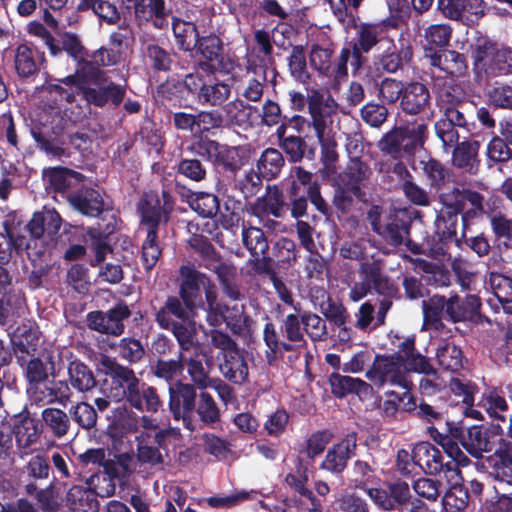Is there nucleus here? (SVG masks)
<instances>
[{"label":"nucleus","mask_w":512,"mask_h":512,"mask_svg":"<svg viewBox=\"0 0 512 512\" xmlns=\"http://www.w3.org/2000/svg\"><path fill=\"white\" fill-rule=\"evenodd\" d=\"M283 206L282 194L278 188H269L266 194L256 200L251 210L252 213L260 217L262 215L280 216V211Z\"/></svg>","instance_id":"obj_27"},{"label":"nucleus","mask_w":512,"mask_h":512,"mask_svg":"<svg viewBox=\"0 0 512 512\" xmlns=\"http://www.w3.org/2000/svg\"><path fill=\"white\" fill-rule=\"evenodd\" d=\"M315 134L321 145V161L322 163L337 162L338 154L335 150L336 142L331 136L327 127L323 126L320 122H316Z\"/></svg>","instance_id":"obj_39"},{"label":"nucleus","mask_w":512,"mask_h":512,"mask_svg":"<svg viewBox=\"0 0 512 512\" xmlns=\"http://www.w3.org/2000/svg\"><path fill=\"white\" fill-rule=\"evenodd\" d=\"M479 406L484 409L490 417L502 420H504L503 413L508 409V404L504 396L495 389H489L483 393Z\"/></svg>","instance_id":"obj_34"},{"label":"nucleus","mask_w":512,"mask_h":512,"mask_svg":"<svg viewBox=\"0 0 512 512\" xmlns=\"http://www.w3.org/2000/svg\"><path fill=\"white\" fill-rule=\"evenodd\" d=\"M172 210V198L167 191L162 192V201L155 193H147L139 203L141 221L148 229L157 231L159 223L167 220Z\"/></svg>","instance_id":"obj_8"},{"label":"nucleus","mask_w":512,"mask_h":512,"mask_svg":"<svg viewBox=\"0 0 512 512\" xmlns=\"http://www.w3.org/2000/svg\"><path fill=\"white\" fill-rule=\"evenodd\" d=\"M446 303L442 296H433L428 301H423L424 325L436 324L443 310H446Z\"/></svg>","instance_id":"obj_54"},{"label":"nucleus","mask_w":512,"mask_h":512,"mask_svg":"<svg viewBox=\"0 0 512 512\" xmlns=\"http://www.w3.org/2000/svg\"><path fill=\"white\" fill-rule=\"evenodd\" d=\"M264 341L267 346L266 358L269 363L276 360L278 354L282 350H291L292 346L286 343L279 342L277 340L276 331L271 323H267L264 328Z\"/></svg>","instance_id":"obj_50"},{"label":"nucleus","mask_w":512,"mask_h":512,"mask_svg":"<svg viewBox=\"0 0 512 512\" xmlns=\"http://www.w3.org/2000/svg\"><path fill=\"white\" fill-rule=\"evenodd\" d=\"M381 27L377 24H360L357 27V43L355 44L353 53L348 49L341 51L339 61L337 64L336 77H344L347 75L346 64L349 58L352 56L354 65L359 68L360 52H369L378 42L379 35L381 34Z\"/></svg>","instance_id":"obj_6"},{"label":"nucleus","mask_w":512,"mask_h":512,"mask_svg":"<svg viewBox=\"0 0 512 512\" xmlns=\"http://www.w3.org/2000/svg\"><path fill=\"white\" fill-rule=\"evenodd\" d=\"M366 376L378 387L389 383L408 390L411 385V381L406 376L402 360L396 356L377 357L372 368L367 371Z\"/></svg>","instance_id":"obj_5"},{"label":"nucleus","mask_w":512,"mask_h":512,"mask_svg":"<svg viewBox=\"0 0 512 512\" xmlns=\"http://www.w3.org/2000/svg\"><path fill=\"white\" fill-rule=\"evenodd\" d=\"M170 410L176 420L182 419L186 424L195 407L196 393L189 384L179 383L169 388Z\"/></svg>","instance_id":"obj_13"},{"label":"nucleus","mask_w":512,"mask_h":512,"mask_svg":"<svg viewBox=\"0 0 512 512\" xmlns=\"http://www.w3.org/2000/svg\"><path fill=\"white\" fill-rule=\"evenodd\" d=\"M289 69L293 77L304 82L308 78L306 57L301 46H295L289 57Z\"/></svg>","instance_id":"obj_59"},{"label":"nucleus","mask_w":512,"mask_h":512,"mask_svg":"<svg viewBox=\"0 0 512 512\" xmlns=\"http://www.w3.org/2000/svg\"><path fill=\"white\" fill-rule=\"evenodd\" d=\"M242 242L255 259L264 258L268 251V242L264 232L252 225L243 224Z\"/></svg>","instance_id":"obj_25"},{"label":"nucleus","mask_w":512,"mask_h":512,"mask_svg":"<svg viewBox=\"0 0 512 512\" xmlns=\"http://www.w3.org/2000/svg\"><path fill=\"white\" fill-rule=\"evenodd\" d=\"M426 133L427 126L425 124H412L400 128L386 137L383 149L390 145L389 151L402 149L406 153L412 154L423 146Z\"/></svg>","instance_id":"obj_12"},{"label":"nucleus","mask_w":512,"mask_h":512,"mask_svg":"<svg viewBox=\"0 0 512 512\" xmlns=\"http://www.w3.org/2000/svg\"><path fill=\"white\" fill-rule=\"evenodd\" d=\"M412 45L408 34L401 33L397 43L388 41L379 56V65L388 73H395L412 59Z\"/></svg>","instance_id":"obj_11"},{"label":"nucleus","mask_w":512,"mask_h":512,"mask_svg":"<svg viewBox=\"0 0 512 512\" xmlns=\"http://www.w3.org/2000/svg\"><path fill=\"white\" fill-rule=\"evenodd\" d=\"M11 341L17 351L30 354L36 350L39 331L33 323L24 322L11 332Z\"/></svg>","instance_id":"obj_19"},{"label":"nucleus","mask_w":512,"mask_h":512,"mask_svg":"<svg viewBox=\"0 0 512 512\" xmlns=\"http://www.w3.org/2000/svg\"><path fill=\"white\" fill-rule=\"evenodd\" d=\"M306 333L312 340H323L327 334L325 321L316 314H307L302 318Z\"/></svg>","instance_id":"obj_61"},{"label":"nucleus","mask_w":512,"mask_h":512,"mask_svg":"<svg viewBox=\"0 0 512 512\" xmlns=\"http://www.w3.org/2000/svg\"><path fill=\"white\" fill-rule=\"evenodd\" d=\"M99 370L109 375L112 382L119 386L112 390V397L116 401L126 397L127 401L138 410L157 411L160 401L155 390L142 383L131 369L103 356L99 362Z\"/></svg>","instance_id":"obj_1"},{"label":"nucleus","mask_w":512,"mask_h":512,"mask_svg":"<svg viewBox=\"0 0 512 512\" xmlns=\"http://www.w3.org/2000/svg\"><path fill=\"white\" fill-rule=\"evenodd\" d=\"M219 368L226 378L235 383L243 382L248 375L247 364L237 349L224 354Z\"/></svg>","instance_id":"obj_20"},{"label":"nucleus","mask_w":512,"mask_h":512,"mask_svg":"<svg viewBox=\"0 0 512 512\" xmlns=\"http://www.w3.org/2000/svg\"><path fill=\"white\" fill-rule=\"evenodd\" d=\"M413 460L424 472L430 474L442 469L441 452L429 442H421L413 448Z\"/></svg>","instance_id":"obj_17"},{"label":"nucleus","mask_w":512,"mask_h":512,"mask_svg":"<svg viewBox=\"0 0 512 512\" xmlns=\"http://www.w3.org/2000/svg\"><path fill=\"white\" fill-rule=\"evenodd\" d=\"M405 85L396 79L386 78L382 81L380 86V95L384 101L394 103L402 98Z\"/></svg>","instance_id":"obj_64"},{"label":"nucleus","mask_w":512,"mask_h":512,"mask_svg":"<svg viewBox=\"0 0 512 512\" xmlns=\"http://www.w3.org/2000/svg\"><path fill=\"white\" fill-rule=\"evenodd\" d=\"M432 66L438 67L450 75H460L466 69L464 57L455 51H443L427 54Z\"/></svg>","instance_id":"obj_22"},{"label":"nucleus","mask_w":512,"mask_h":512,"mask_svg":"<svg viewBox=\"0 0 512 512\" xmlns=\"http://www.w3.org/2000/svg\"><path fill=\"white\" fill-rule=\"evenodd\" d=\"M475 68L489 75L512 73V49L498 47L486 39L478 40L472 48Z\"/></svg>","instance_id":"obj_2"},{"label":"nucleus","mask_w":512,"mask_h":512,"mask_svg":"<svg viewBox=\"0 0 512 512\" xmlns=\"http://www.w3.org/2000/svg\"><path fill=\"white\" fill-rule=\"evenodd\" d=\"M331 56L332 51L329 48H322L313 45L310 51V63L323 74L331 73Z\"/></svg>","instance_id":"obj_60"},{"label":"nucleus","mask_w":512,"mask_h":512,"mask_svg":"<svg viewBox=\"0 0 512 512\" xmlns=\"http://www.w3.org/2000/svg\"><path fill=\"white\" fill-rule=\"evenodd\" d=\"M15 68L22 77L34 74L37 70L32 50L26 45H19L15 53Z\"/></svg>","instance_id":"obj_44"},{"label":"nucleus","mask_w":512,"mask_h":512,"mask_svg":"<svg viewBox=\"0 0 512 512\" xmlns=\"http://www.w3.org/2000/svg\"><path fill=\"white\" fill-rule=\"evenodd\" d=\"M489 284L499 302L508 303L512 301V279L499 273H491Z\"/></svg>","instance_id":"obj_47"},{"label":"nucleus","mask_w":512,"mask_h":512,"mask_svg":"<svg viewBox=\"0 0 512 512\" xmlns=\"http://www.w3.org/2000/svg\"><path fill=\"white\" fill-rule=\"evenodd\" d=\"M354 443L350 439H344L334 445L328 452L322 462L321 467L327 471L340 472L344 469L350 456Z\"/></svg>","instance_id":"obj_24"},{"label":"nucleus","mask_w":512,"mask_h":512,"mask_svg":"<svg viewBox=\"0 0 512 512\" xmlns=\"http://www.w3.org/2000/svg\"><path fill=\"white\" fill-rule=\"evenodd\" d=\"M191 208L203 217L215 215L219 208L218 199L210 193L201 192L190 202Z\"/></svg>","instance_id":"obj_49"},{"label":"nucleus","mask_w":512,"mask_h":512,"mask_svg":"<svg viewBox=\"0 0 512 512\" xmlns=\"http://www.w3.org/2000/svg\"><path fill=\"white\" fill-rule=\"evenodd\" d=\"M137 428L138 419L130 414L122 416L114 422L108 429L111 437L114 439V447L118 450H123L124 442L122 438H126L128 434L136 432Z\"/></svg>","instance_id":"obj_33"},{"label":"nucleus","mask_w":512,"mask_h":512,"mask_svg":"<svg viewBox=\"0 0 512 512\" xmlns=\"http://www.w3.org/2000/svg\"><path fill=\"white\" fill-rule=\"evenodd\" d=\"M332 392L337 397H344L349 393L358 395L368 394L371 390L369 384L365 381L350 376L340 375L338 373L332 374L329 378Z\"/></svg>","instance_id":"obj_21"},{"label":"nucleus","mask_w":512,"mask_h":512,"mask_svg":"<svg viewBox=\"0 0 512 512\" xmlns=\"http://www.w3.org/2000/svg\"><path fill=\"white\" fill-rule=\"evenodd\" d=\"M430 103V94L425 85L412 82L405 86L401 98L402 109L409 114H418L424 111Z\"/></svg>","instance_id":"obj_15"},{"label":"nucleus","mask_w":512,"mask_h":512,"mask_svg":"<svg viewBox=\"0 0 512 512\" xmlns=\"http://www.w3.org/2000/svg\"><path fill=\"white\" fill-rule=\"evenodd\" d=\"M256 495V492L241 490L235 491L234 493L227 496H213L207 499V503L209 506L214 508H224V507H232L238 505L244 501L249 499H253Z\"/></svg>","instance_id":"obj_51"},{"label":"nucleus","mask_w":512,"mask_h":512,"mask_svg":"<svg viewBox=\"0 0 512 512\" xmlns=\"http://www.w3.org/2000/svg\"><path fill=\"white\" fill-rule=\"evenodd\" d=\"M143 432L135 436L138 442L137 457L142 463L156 465L162 462V454L154 446L158 444L159 447H166L167 439L178 435L174 430L160 429L155 422L144 416L142 417Z\"/></svg>","instance_id":"obj_3"},{"label":"nucleus","mask_w":512,"mask_h":512,"mask_svg":"<svg viewBox=\"0 0 512 512\" xmlns=\"http://www.w3.org/2000/svg\"><path fill=\"white\" fill-rule=\"evenodd\" d=\"M70 204L87 216H98L104 209V201L98 191L89 189L69 196Z\"/></svg>","instance_id":"obj_18"},{"label":"nucleus","mask_w":512,"mask_h":512,"mask_svg":"<svg viewBox=\"0 0 512 512\" xmlns=\"http://www.w3.org/2000/svg\"><path fill=\"white\" fill-rule=\"evenodd\" d=\"M130 315L129 308L124 304H118L108 312H91L87 321L90 329L104 334L118 336L124 331L123 321Z\"/></svg>","instance_id":"obj_10"},{"label":"nucleus","mask_w":512,"mask_h":512,"mask_svg":"<svg viewBox=\"0 0 512 512\" xmlns=\"http://www.w3.org/2000/svg\"><path fill=\"white\" fill-rule=\"evenodd\" d=\"M478 150L477 143L462 142L453 151V163L460 168L472 165Z\"/></svg>","instance_id":"obj_57"},{"label":"nucleus","mask_w":512,"mask_h":512,"mask_svg":"<svg viewBox=\"0 0 512 512\" xmlns=\"http://www.w3.org/2000/svg\"><path fill=\"white\" fill-rule=\"evenodd\" d=\"M180 358L182 363H187L188 373L198 388L204 389L211 386V381L204 372L200 361L188 358L186 353H181Z\"/></svg>","instance_id":"obj_58"},{"label":"nucleus","mask_w":512,"mask_h":512,"mask_svg":"<svg viewBox=\"0 0 512 512\" xmlns=\"http://www.w3.org/2000/svg\"><path fill=\"white\" fill-rule=\"evenodd\" d=\"M59 82L68 88L62 87L59 83H46L40 89L42 107L53 119L62 113L65 105L74 100L76 89H82V82L78 75H69Z\"/></svg>","instance_id":"obj_4"},{"label":"nucleus","mask_w":512,"mask_h":512,"mask_svg":"<svg viewBox=\"0 0 512 512\" xmlns=\"http://www.w3.org/2000/svg\"><path fill=\"white\" fill-rule=\"evenodd\" d=\"M197 412L201 419L207 423H213L219 418L218 408L212 398L207 392H201Z\"/></svg>","instance_id":"obj_62"},{"label":"nucleus","mask_w":512,"mask_h":512,"mask_svg":"<svg viewBox=\"0 0 512 512\" xmlns=\"http://www.w3.org/2000/svg\"><path fill=\"white\" fill-rule=\"evenodd\" d=\"M441 200L449 216H456L458 213L465 211L464 221L484 212L483 198L477 192L455 189L442 194Z\"/></svg>","instance_id":"obj_7"},{"label":"nucleus","mask_w":512,"mask_h":512,"mask_svg":"<svg viewBox=\"0 0 512 512\" xmlns=\"http://www.w3.org/2000/svg\"><path fill=\"white\" fill-rule=\"evenodd\" d=\"M284 165V159L280 151L274 148L266 149L257 162L259 176L265 179H273L279 175Z\"/></svg>","instance_id":"obj_26"},{"label":"nucleus","mask_w":512,"mask_h":512,"mask_svg":"<svg viewBox=\"0 0 512 512\" xmlns=\"http://www.w3.org/2000/svg\"><path fill=\"white\" fill-rule=\"evenodd\" d=\"M463 6L461 16L457 20L467 25L475 24L484 15L485 5L482 0H465Z\"/></svg>","instance_id":"obj_63"},{"label":"nucleus","mask_w":512,"mask_h":512,"mask_svg":"<svg viewBox=\"0 0 512 512\" xmlns=\"http://www.w3.org/2000/svg\"><path fill=\"white\" fill-rule=\"evenodd\" d=\"M479 307L480 302L475 295H468L464 299L453 296L446 303V314L453 322L466 321L478 313Z\"/></svg>","instance_id":"obj_16"},{"label":"nucleus","mask_w":512,"mask_h":512,"mask_svg":"<svg viewBox=\"0 0 512 512\" xmlns=\"http://www.w3.org/2000/svg\"><path fill=\"white\" fill-rule=\"evenodd\" d=\"M285 482L303 496L310 497L312 494L306 486L308 482V468L299 458L296 459L295 472L287 474Z\"/></svg>","instance_id":"obj_43"},{"label":"nucleus","mask_w":512,"mask_h":512,"mask_svg":"<svg viewBox=\"0 0 512 512\" xmlns=\"http://www.w3.org/2000/svg\"><path fill=\"white\" fill-rule=\"evenodd\" d=\"M180 273L183 278L180 290L202 288L205 292V296L207 297V289L216 288L204 274L199 273L190 267H181Z\"/></svg>","instance_id":"obj_40"},{"label":"nucleus","mask_w":512,"mask_h":512,"mask_svg":"<svg viewBox=\"0 0 512 512\" xmlns=\"http://www.w3.org/2000/svg\"><path fill=\"white\" fill-rule=\"evenodd\" d=\"M172 331L179 345L184 350L183 353H187L190 348L195 346V323L184 321V323L173 324Z\"/></svg>","instance_id":"obj_52"},{"label":"nucleus","mask_w":512,"mask_h":512,"mask_svg":"<svg viewBox=\"0 0 512 512\" xmlns=\"http://www.w3.org/2000/svg\"><path fill=\"white\" fill-rule=\"evenodd\" d=\"M230 86L226 83H215L201 86L198 101L202 104L220 105L230 96Z\"/></svg>","instance_id":"obj_37"},{"label":"nucleus","mask_w":512,"mask_h":512,"mask_svg":"<svg viewBox=\"0 0 512 512\" xmlns=\"http://www.w3.org/2000/svg\"><path fill=\"white\" fill-rule=\"evenodd\" d=\"M424 37L426 55L432 54L434 49L445 47L448 44L451 37V28L445 24L431 25L425 30Z\"/></svg>","instance_id":"obj_32"},{"label":"nucleus","mask_w":512,"mask_h":512,"mask_svg":"<svg viewBox=\"0 0 512 512\" xmlns=\"http://www.w3.org/2000/svg\"><path fill=\"white\" fill-rule=\"evenodd\" d=\"M157 238L158 235L156 230H147L146 238L142 244V261L146 270L152 269L161 255Z\"/></svg>","instance_id":"obj_41"},{"label":"nucleus","mask_w":512,"mask_h":512,"mask_svg":"<svg viewBox=\"0 0 512 512\" xmlns=\"http://www.w3.org/2000/svg\"><path fill=\"white\" fill-rule=\"evenodd\" d=\"M468 503V493L462 487L449 488L442 500L444 512H462Z\"/></svg>","instance_id":"obj_46"},{"label":"nucleus","mask_w":512,"mask_h":512,"mask_svg":"<svg viewBox=\"0 0 512 512\" xmlns=\"http://www.w3.org/2000/svg\"><path fill=\"white\" fill-rule=\"evenodd\" d=\"M406 400L407 403L404 404V408L406 410L414 408L415 403L408 391H405L401 396L391 392L387 394V399L381 404L380 408L385 416L392 417L396 414L399 404L404 403Z\"/></svg>","instance_id":"obj_55"},{"label":"nucleus","mask_w":512,"mask_h":512,"mask_svg":"<svg viewBox=\"0 0 512 512\" xmlns=\"http://www.w3.org/2000/svg\"><path fill=\"white\" fill-rule=\"evenodd\" d=\"M363 484L369 498L383 510H392L396 504H404L410 498L409 486L405 482L384 483L379 487H367L366 482Z\"/></svg>","instance_id":"obj_9"},{"label":"nucleus","mask_w":512,"mask_h":512,"mask_svg":"<svg viewBox=\"0 0 512 512\" xmlns=\"http://www.w3.org/2000/svg\"><path fill=\"white\" fill-rule=\"evenodd\" d=\"M487 98L497 108L512 109V85H495L487 92Z\"/></svg>","instance_id":"obj_53"},{"label":"nucleus","mask_w":512,"mask_h":512,"mask_svg":"<svg viewBox=\"0 0 512 512\" xmlns=\"http://www.w3.org/2000/svg\"><path fill=\"white\" fill-rule=\"evenodd\" d=\"M378 215L379 212L377 207H374L369 212V218L371 220L373 229L382 235L392 245H398L402 243L405 234L404 228L394 222L387 223L385 227H382L377 221Z\"/></svg>","instance_id":"obj_35"},{"label":"nucleus","mask_w":512,"mask_h":512,"mask_svg":"<svg viewBox=\"0 0 512 512\" xmlns=\"http://www.w3.org/2000/svg\"><path fill=\"white\" fill-rule=\"evenodd\" d=\"M463 447L473 456L479 457L490 450V443L481 427L472 426L466 430L462 438Z\"/></svg>","instance_id":"obj_31"},{"label":"nucleus","mask_w":512,"mask_h":512,"mask_svg":"<svg viewBox=\"0 0 512 512\" xmlns=\"http://www.w3.org/2000/svg\"><path fill=\"white\" fill-rule=\"evenodd\" d=\"M67 505L74 512H96L98 502L91 489L73 486L67 493Z\"/></svg>","instance_id":"obj_23"},{"label":"nucleus","mask_w":512,"mask_h":512,"mask_svg":"<svg viewBox=\"0 0 512 512\" xmlns=\"http://www.w3.org/2000/svg\"><path fill=\"white\" fill-rule=\"evenodd\" d=\"M68 374L70 384L78 391H88L96 384L92 371L80 361L70 362Z\"/></svg>","instance_id":"obj_29"},{"label":"nucleus","mask_w":512,"mask_h":512,"mask_svg":"<svg viewBox=\"0 0 512 512\" xmlns=\"http://www.w3.org/2000/svg\"><path fill=\"white\" fill-rule=\"evenodd\" d=\"M4 229L5 233H0V263L7 262L14 251L18 252L30 248V242L25 237L21 236L14 239L11 232L7 230L6 223H4Z\"/></svg>","instance_id":"obj_36"},{"label":"nucleus","mask_w":512,"mask_h":512,"mask_svg":"<svg viewBox=\"0 0 512 512\" xmlns=\"http://www.w3.org/2000/svg\"><path fill=\"white\" fill-rule=\"evenodd\" d=\"M457 128L453 123L448 121L447 117H443L435 124V131L437 136L443 143L445 148H450L456 145L459 141V134Z\"/></svg>","instance_id":"obj_56"},{"label":"nucleus","mask_w":512,"mask_h":512,"mask_svg":"<svg viewBox=\"0 0 512 512\" xmlns=\"http://www.w3.org/2000/svg\"><path fill=\"white\" fill-rule=\"evenodd\" d=\"M173 33L178 47L184 51H190L196 47L198 32L192 22L175 19L172 23Z\"/></svg>","instance_id":"obj_28"},{"label":"nucleus","mask_w":512,"mask_h":512,"mask_svg":"<svg viewBox=\"0 0 512 512\" xmlns=\"http://www.w3.org/2000/svg\"><path fill=\"white\" fill-rule=\"evenodd\" d=\"M436 357L439 365L446 370L456 371L462 366V351L452 343L440 345Z\"/></svg>","instance_id":"obj_38"},{"label":"nucleus","mask_w":512,"mask_h":512,"mask_svg":"<svg viewBox=\"0 0 512 512\" xmlns=\"http://www.w3.org/2000/svg\"><path fill=\"white\" fill-rule=\"evenodd\" d=\"M42 418L57 437H62L67 433L69 419L62 410L54 408L45 409L42 413Z\"/></svg>","instance_id":"obj_48"},{"label":"nucleus","mask_w":512,"mask_h":512,"mask_svg":"<svg viewBox=\"0 0 512 512\" xmlns=\"http://www.w3.org/2000/svg\"><path fill=\"white\" fill-rule=\"evenodd\" d=\"M206 304V321L210 326L218 327L226 322V309L217 301L216 288L207 289Z\"/></svg>","instance_id":"obj_42"},{"label":"nucleus","mask_w":512,"mask_h":512,"mask_svg":"<svg viewBox=\"0 0 512 512\" xmlns=\"http://www.w3.org/2000/svg\"><path fill=\"white\" fill-rule=\"evenodd\" d=\"M389 16L383 21V25L390 28H397L404 23L409 15L410 9L404 0H387Z\"/></svg>","instance_id":"obj_45"},{"label":"nucleus","mask_w":512,"mask_h":512,"mask_svg":"<svg viewBox=\"0 0 512 512\" xmlns=\"http://www.w3.org/2000/svg\"><path fill=\"white\" fill-rule=\"evenodd\" d=\"M17 447L28 450L34 445L40 436L41 425L38 420L29 415H19L13 424Z\"/></svg>","instance_id":"obj_14"},{"label":"nucleus","mask_w":512,"mask_h":512,"mask_svg":"<svg viewBox=\"0 0 512 512\" xmlns=\"http://www.w3.org/2000/svg\"><path fill=\"white\" fill-rule=\"evenodd\" d=\"M127 8H133L140 21H149L153 16L166 15L164 0H123Z\"/></svg>","instance_id":"obj_30"}]
</instances>
